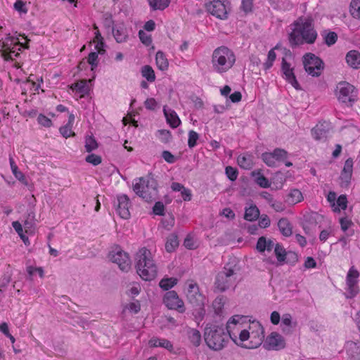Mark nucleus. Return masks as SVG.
Returning <instances> with one entry per match:
<instances>
[{
	"label": "nucleus",
	"instance_id": "1",
	"mask_svg": "<svg viewBox=\"0 0 360 360\" xmlns=\"http://www.w3.org/2000/svg\"><path fill=\"white\" fill-rule=\"evenodd\" d=\"M292 25L294 28L288 37L290 47L293 49L304 43L308 44L315 43L318 33L314 27L312 18L307 17L304 19L300 18Z\"/></svg>",
	"mask_w": 360,
	"mask_h": 360
},
{
	"label": "nucleus",
	"instance_id": "2",
	"mask_svg": "<svg viewBox=\"0 0 360 360\" xmlns=\"http://www.w3.org/2000/svg\"><path fill=\"white\" fill-rule=\"evenodd\" d=\"M204 339L207 347L214 351H220L224 348L229 339L238 344L236 336L233 335L229 330L226 331L223 326L207 325L204 331Z\"/></svg>",
	"mask_w": 360,
	"mask_h": 360
},
{
	"label": "nucleus",
	"instance_id": "3",
	"mask_svg": "<svg viewBox=\"0 0 360 360\" xmlns=\"http://www.w3.org/2000/svg\"><path fill=\"white\" fill-rule=\"evenodd\" d=\"M236 60L234 52L226 46L215 49L212 55L211 63L214 72L222 75L233 68Z\"/></svg>",
	"mask_w": 360,
	"mask_h": 360
},
{
	"label": "nucleus",
	"instance_id": "4",
	"mask_svg": "<svg viewBox=\"0 0 360 360\" xmlns=\"http://www.w3.org/2000/svg\"><path fill=\"white\" fill-rule=\"evenodd\" d=\"M150 250L143 248L136 254V271L141 278L145 281L154 279L158 274V269L151 259Z\"/></svg>",
	"mask_w": 360,
	"mask_h": 360
},
{
	"label": "nucleus",
	"instance_id": "5",
	"mask_svg": "<svg viewBox=\"0 0 360 360\" xmlns=\"http://www.w3.org/2000/svg\"><path fill=\"white\" fill-rule=\"evenodd\" d=\"M158 183L151 174L141 177L133 183V191L146 202L155 200L158 195Z\"/></svg>",
	"mask_w": 360,
	"mask_h": 360
},
{
	"label": "nucleus",
	"instance_id": "6",
	"mask_svg": "<svg viewBox=\"0 0 360 360\" xmlns=\"http://www.w3.org/2000/svg\"><path fill=\"white\" fill-rule=\"evenodd\" d=\"M188 302L195 309L196 314L202 319L205 314V297L200 292L198 285L193 281L188 283L186 291Z\"/></svg>",
	"mask_w": 360,
	"mask_h": 360
},
{
	"label": "nucleus",
	"instance_id": "7",
	"mask_svg": "<svg viewBox=\"0 0 360 360\" xmlns=\"http://www.w3.org/2000/svg\"><path fill=\"white\" fill-rule=\"evenodd\" d=\"M336 95L340 102L352 107L357 101L358 90L352 84L342 82L337 86Z\"/></svg>",
	"mask_w": 360,
	"mask_h": 360
},
{
	"label": "nucleus",
	"instance_id": "8",
	"mask_svg": "<svg viewBox=\"0 0 360 360\" xmlns=\"http://www.w3.org/2000/svg\"><path fill=\"white\" fill-rule=\"evenodd\" d=\"M235 269L226 265L215 278L214 287L219 292H224L231 287L236 281Z\"/></svg>",
	"mask_w": 360,
	"mask_h": 360
},
{
	"label": "nucleus",
	"instance_id": "9",
	"mask_svg": "<svg viewBox=\"0 0 360 360\" xmlns=\"http://www.w3.org/2000/svg\"><path fill=\"white\" fill-rule=\"evenodd\" d=\"M302 63L305 71L312 77L321 75L323 68V61L314 53H307L303 56Z\"/></svg>",
	"mask_w": 360,
	"mask_h": 360
},
{
	"label": "nucleus",
	"instance_id": "10",
	"mask_svg": "<svg viewBox=\"0 0 360 360\" xmlns=\"http://www.w3.org/2000/svg\"><path fill=\"white\" fill-rule=\"evenodd\" d=\"M108 257L111 262L118 265L120 270L127 272L131 268V261L127 252L120 247L110 251Z\"/></svg>",
	"mask_w": 360,
	"mask_h": 360
},
{
	"label": "nucleus",
	"instance_id": "11",
	"mask_svg": "<svg viewBox=\"0 0 360 360\" xmlns=\"http://www.w3.org/2000/svg\"><path fill=\"white\" fill-rule=\"evenodd\" d=\"M206 11L212 15L220 20L228 18V9L224 1L211 0L205 4Z\"/></svg>",
	"mask_w": 360,
	"mask_h": 360
},
{
	"label": "nucleus",
	"instance_id": "12",
	"mask_svg": "<svg viewBox=\"0 0 360 360\" xmlns=\"http://www.w3.org/2000/svg\"><path fill=\"white\" fill-rule=\"evenodd\" d=\"M359 276V274L357 270L353 268L349 270L346 278L347 288L344 293L346 298H353L358 294L359 287L357 285V278Z\"/></svg>",
	"mask_w": 360,
	"mask_h": 360
},
{
	"label": "nucleus",
	"instance_id": "13",
	"mask_svg": "<svg viewBox=\"0 0 360 360\" xmlns=\"http://www.w3.org/2000/svg\"><path fill=\"white\" fill-rule=\"evenodd\" d=\"M163 303L169 309L177 310L180 313L185 311L184 302L179 297L177 292L170 290L165 293L163 297Z\"/></svg>",
	"mask_w": 360,
	"mask_h": 360
},
{
	"label": "nucleus",
	"instance_id": "14",
	"mask_svg": "<svg viewBox=\"0 0 360 360\" xmlns=\"http://www.w3.org/2000/svg\"><path fill=\"white\" fill-rule=\"evenodd\" d=\"M130 200L126 194L117 196V202H115V210L122 219H127L130 217Z\"/></svg>",
	"mask_w": 360,
	"mask_h": 360
},
{
	"label": "nucleus",
	"instance_id": "15",
	"mask_svg": "<svg viewBox=\"0 0 360 360\" xmlns=\"http://www.w3.org/2000/svg\"><path fill=\"white\" fill-rule=\"evenodd\" d=\"M255 326L257 327V330L250 333L249 339H250V340L249 345H243L242 343L238 342V345L248 349H254L262 345L264 338L263 328L259 323H257Z\"/></svg>",
	"mask_w": 360,
	"mask_h": 360
},
{
	"label": "nucleus",
	"instance_id": "16",
	"mask_svg": "<svg viewBox=\"0 0 360 360\" xmlns=\"http://www.w3.org/2000/svg\"><path fill=\"white\" fill-rule=\"evenodd\" d=\"M281 72L283 73V77L295 89H301L300 85L295 75L294 68H291L290 63H288L285 58H282Z\"/></svg>",
	"mask_w": 360,
	"mask_h": 360
},
{
	"label": "nucleus",
	"instance_id": "17",
	"mask_svg": "<svg viewBox=\"0 0 360 360\" xmlns=\"http://www.w3.org/2000/svg\"><path fill=\"white\" fill-rule=\"evenodd\" d=\"M330 130V123L326 121H320L311 130L312 137L320 141H326Z\"/></svg>",
	"mask_w": 360,
	"mask_h": 360
},
{
	"label": "nucleus",
	"instance_id": "18",
	"mask_svg": "<svg viewBox=\"0 0 360 360\" xmlns=\"http://www.w3.org/2000/svg\"><path fill=\"white\" fill-rule=\"evenodd\" d=\"M285 346V340L281 335L272 332L265 340L264 347L268 350H278Z\"/></svg>",
	"mask_w": 360,
	"mask_h": 360
},
{
	"label": "nucleus",
	"instance_id": "19",
	"mask_svg": "<svg viewBox=\"0 0 360 360\" xmlns=\"http://www.w3.org/2000/svg\"><path fill=\"white\" fill-rule=\"evenodd\" d=\"M353 172V161L352 159H347L343 169L341 172L340 179L341 180L340 186L342 188L347 187L349 184L352 176Z\"/></svg>",
	"mask_w": 360,
	"mask_h": 360
},
{
	"label": "nucleus",
	"instance_id": "20",
	"mask_svg": "<svg viewBox=\"0 0 360 360\" xmlns=\"http://www.w3.org/2000/svg\"><path fill=\"white\" fill-rule=\"evenodd\" d=\"M112 34L117 43L127 41L129 34L127 27L123 22H117L112 26Z\"/></svg>",
	"mask_w": 360,
	"mask_h": 360
},
{
	"label": "nucleus",
	"instance_id": "21",
	"mask_svg": "<svg viewBox=\"0 0 360 360\" xmlns=\"http://www.w3.org/2000/svg\"><path fill=\"white\" fill-rule=\"evenodd\" d=\"M163 112L166 117L167 122L169 126L174 129L179 126L181 120L177 113L171 108H167L166 106L163 108Z\"/></svg>",
	"mask_w": 360,
	"mask_h": 360
},
{
	"label": "nucleus",
	"instance_id": "22",
	"mask_svg": "<svg viewBox=\"0 0 360 360\" xmlns=\"http://www.w3.org/2000/svg\"><path fill=\"white\" fill-rule=\"evenodd\" d=\"M75 117L73 113H70L68 115V120L65 125L62 126L59 128L60 134L65 139L70 136H75V132L72 131V126L75 122Z\"/></svg>",
	"mask_w": 360,
	"mask_h": 360
},
{
	"label": "nucleus",
	"instance_id": "23",
	"mask_svg": "<svg viewBox=\"0 0 360 360\" xmlns=\"http://www.w3.org/2000/svg\"><path fill=\"white\" fill-rule=\"evenodd\" d=\"M346 351L352 360H360V345L353 341H348L345 345Z\"/></svg>",
	"mask_w": 360,
	"mask_h": 360
},
{
	"label": "nucleus",
	"instance_id": "24",
	"mask_svg": "<svg viewBox=\"0 0 360 360\" xmlns=\"http://www.w3.org/2000/svg\"><path fill=\"white\" fill-rule=\"evenodd\" d=\"M346 61L354 69L360 68V53L356 50L349 51L345 57Z\"/></svg>",
	"mask_w": 360,
	"mask_h": 360
},
{
	"label": "nucleus",
	"instance_id": "25",
	"mask_svg": "<svg viewBox=\"0 0 360 360\" xmlns=\"http://www.w3.org/2000/svg\"><path fill=\"white\" fill-rule=\"evenodd\" d=\"M278 227L280 232L285 237L292 233V226L287 218H281L278 222Z\"/></svg>",
	"mask_w": 360,
	"mask_h": 360
},
{
	"label": "nucleus",
	"instance_id": "26",
	"mask_svg": "<svg viewBox=\"0 0 360 360\" xmlns=\"http://www.w3.org/2000/svg\"><path fill=\"white\" fill-rule=\"evenodd\" d=\"M321 35L323 37L324 43L328 46H331L338 41V34L333 31L330 30H323L321 32Z\"/></svg>",
	"mask_w": 360,
	"mask_h": 360
},
{
	"label": "nucleus",
	"instance_id": "27",
	"mask_svg": "<svg viewBox=\"0 0 360 360\" xmlns=\"http://www.w3.org/2000/svg\"><path fill=\"white\" fill-rule=\"evenodd\" d=\"M149 345L150 347H163L169 351H172L173 349V345L172 342L164 338H153L149 340Z\"/></svg>",
	"mask_w": 360,
	"mask_h": 360
},
{
	"label": "nucleus",
	"instance_id": "28",
	"mask_svg": "<svg viewBox=\"0 0 360 360\" xmlns=\"http://www.w3.org/2000/svg\"><path fill=\"white\" fill-rule=\"evenodd\" d=\"M155 63L158 68L161 71H165L168 69L169 62L167 58H166L165 54L161 51H158L155 55Z\"/></svg>",
	"mask_w": 360,
	"mask_h": 360
},
{
	"label": "nucleus",
	"instance_id": "29",
	"mask_svg": "<svg viewBox=\"0 0 360 360\" xmlns=\"http://www.w3.org/2000/svg\"><path fill=\"white\" fill-rule=\"evenodd\" d=\"M21 43L18 41V38L11 36L10 34L1 39L0 50L9 49L12 46L20 45Z\"/></svg>",
	"mask_w": 360,
	"mask_h": 360
},
{
	"label": "nucleus",
	"instance_id": "30",
	"mask_svg": "<svg viewBox=\"0 0 360 360\" xmlns=\"http://www.w3.org/2000/svg\"><path fill=\"white\" fill-rule=\"evenodd\" d=\"M259 216V210L255 205H250L245 208L244 219L247 221H252L257 220Z\"/></svg>",
	"mask_w": 360,
	"mask_h": 360
},
{
	"label": "nucleus",
	"instance_id": "31",
	"mask_svg": "<svg viewBox=\"0 0 360 360\" xmlns=\"http://www.w3.org/2000/svg\"><path fill=\"white\" fill-rule=\"evenodd\" d=\"M171 0H148L152 11H163L170 4Z\"/></svg>",
	"mask_w": 360,
	"mask_h": 360
},
{
	"label": "nucleus",
	"instance_id": "32",
	"mask_svg": "<svg viewBox=\"0 0 360 360\" xmlns=\"http://www.w3.org/2000/svg\"><path fill=\"white\" fill-rule=\"evenodd\" d=\"M188 338L194 347H198L201 343V334L195 328H189L187 332Z\"/></svg>",
	"mask_w": 360,
	"mask_h": 360
},
{
	"label": "nucleus",
	"instance_id": "33",
	"mask_svg": "<svg viewBox=\"0 0 360 360\" xmlns=\"http://www.w3.org/2000/svg\"><path fill=\"white\" fill-rule=\"evenodd\" d=\"M141 73L143 77H144L147 82H153L155 80V74L150 65H146L142 66L141 69Z\"/></svg>",
	"mask_w": 360,
	"mask_h": 360
},
{
	"label": "nucleus",
	"instance_id": "34",
	"mask_svg": "<svg viewBox=\"0 0 360 360\" xmlns=\"http://www.w3.org/2000/svg\"><path fill=\"white\" fill-rule=\"evenodd\" d=\"M70 89L72 91H75L79 94H82L83 95H86L89 94V86L86 84V80H81L78 82H75L74 84H72L70 86Z\"/></svg>",
	"mask_w": 360,
	"mask_h": 360
},
{
	"label": "nucleus",
	"instance_id": "35",
	"mask_svg": "<svg viewBox=\"0 0 360 360\" xmlns=\"http://www.w3.org/2000/svg\"><path fill=\"white\" fill-rule=\"evenodd\" d=\"M15 46H12L9 49L0 50L1 57L5 60H13L20 56V53L15 49Z\"/></svg>",
	"mask_w": 360,
	"mask_h": 360
},
{
	"label": "nucleus",
	"instance_id": "36",
	"mask_svg": "<svg viewBox=\"0 0 360 360\" xmlns=\"http://www.w3.org/2000/svg\"><path fill=\"white\" fill-rule=\"evenodd\" d=\"M179 245L178 237L175 234H171L168 236L165 243V249L167 252H172L174 251L175 248Z\"/></svg>",
	"mask_w": 360,
	"mask_h": 360
},
{
	"label": "nucleus",
	"instance_id": "37",
	"mask_svg": "<svg viewBox=\"0 0 360 360\" xmlns=\"http://www.w3.org/2000/svg\"><path fill=\"white\" fill-rule=\"evenodd\" d=\"M303 199L302 192L298 189H292L288 195L287 201L290 204H296Z\"/></svg>",
	"mask_w": 360,
	"mask_h": 360
},
{
	"label": "nucleus",
	"instance_id": "38",
	"mask_svg": "<svg viewBox=\"0 0 360 360\" xmlns=\"http://www.w3.org/2000/svg\"><path fill=\"white\" fill-rule=\"evenodd\" d=\"M177 281L176 278H165L160 281L159 286L164 290H169L177 283Z\"/></svg>",
	"mask_w": 360,
	"mask_h": 360
},
{
	"label": "nucleus",
	"instance_id": "39",
	"mask_svg": "<svg viewBox=\"0 0 360 360\" xmlns=\"http://www.w3.org/2000/svg\"><path fill=\"white\" fill-rule=\"evenodd\" d=\"M288 152L284 149L277 148L273 152H264L262 155V158H286Z\"/></svg>",
	"mask_w": 360,
	"mask_h": 360
},
{
	"label": "nucleus",
	"instance_id": "40",
	"mask_svg": "<svg viewBox=\"0 0 360 360\" xmlns=\"http://www.w3.org/2000/svg\"><path fill=\"white\" fill-rule=\"evenodd\" d=\"M252 175L255 176V181L257 184H258L262 188H269L270 186V183L266 177H265L263 174L259 172L255 173V172H252Z\"/></svg>",
	"mask_w": 360,
	"mask_h": 360
},
{
	"label": "nucleus",
	"instance_id": "41",
	"mask_svg": "<svg viewBox=\"0 0 360 360\" xmlns=\"http://www.w3.org/2000/svg\"><path fill=\"white\" fill-rule=\"evenodd\" d=\"M349 12L353 18L360 20V0H352Z\"/></svg>",
	"mask_w": 360,
	"mask_h": 360
},
{
	"label": "nucleus",
	"instance_id": "42",
	"mask_svg": "<svg viewBox=\"0 0 360 360\" xmlns=\"http://www.w3.org/2000/svg\"><path fill=\"white\" fill-rule=\"evenodd\" d=\"M274 252L280 263H283L285 261L288 252L285 251V248L281 245L279 243L276 244L274 247Z\"/></svg>",
	"mask_w": 360,
	"mask_h": 360
},
{
	"label": "nucleus",
	"instance_id": "43",
	"mask_svg": "<svg viewBox=\"0 0 360 360\" xmlns=\"http://www.w3.org/2000/svg\"><path fill=\"white\" fill-rule=\"evenodd\" d=\"M156 137L162 143H167L172 140V134L169 130L160 129L156 132Z\"/></svg>",
	"mask_w": 360,
	"mask_h": 360
},
{
	"label": "nucleus",
	"instance_id": "44",
	"mask_svg": "<svg viewBox=\"0 0 360 360\" xmlns=\"http://www.w3.org/2000/svg\"><path fill=\"white\" fill-rule=\"evenodd\" d=\"M10 160V165L11 167L13 172V174H14L15 177L18 179L22 183L27 184L26 179L25 178L24 174L18 170V166L15 165L13 159H9Z\"/></svg>",
	"mask_w": 360,
	"mask_h": 360
},
{
	"label": "nucleus",
	"instance_id": "45",
	"mask_svg": "<svg viewBox=\"0 0 360 360\" xmlns=\"http://www.w3.org/2000/svg\"><path fill=\"white\" fill-rule=\"evenodd\" d=\"M12 226L25 245L29 244L28 237L23 233L22 224L18 221H13Z\"/></svg>",
	"mask_w": 360,
	"mask_h": 360
},
{
	"label": "nucleus",
	"instance_id": "46",
	"mask_svg": "<svg viewBox=\"0 0 360 360\" xmlns=\"http://www.w3.org/2000/svg\"><path fill=\"white\" fill-rule=\"evenodd\" d=\"M338 207L334 208L335 212H340V209L346 210L347 206V199L345 195H340L336 200Z\"/></svg>",
	"mask_w": 360,
	"mask_h": 360
},
{
	"label": "nucleus",
	"instance_id": "47",
	"mask_svg": "<svg viewBox=\"0 0 360 360\" xmlns=\"http://www.w3.org/2000/svg\"><path fill=\"white\" fill-rule=\"evenodd\" d=\"M97 146H98L97 142L93 136H89L86 137L85 148L88 153L91 152L93 150L96 148Z\"/></svg>",
	"mask_w": 360,
	"mask_h": 360
},
{
	"label": "nucleus",
	"instance_id": "48",
	"mask_svg": "<svg viewBox=\"0 0 360 360\" xmlns=\"http://www.w3.org/2000/svg\"><path fill=\"white\" fill-rule=\"evenodd\" d=\"M225 173L227 176V178L231 181H234L237 179L238 172L236 168H234L231 166H227L225 168Z\"/></svg>",
	"mask_w": 360,
	"mask_h": 360
},
{
	"label": "nucleus",
	"instance_id": "49",
	"mask_svg": "<svg viewBox=\"0 0 360 360\" xmlns=\"http://www.w3.org/2000/svg\"><path fill=\"white\" fill-rule=\"evenodd\" d=\"M277 1L276 6L274 8L290 11L292 8V4L289 0H276Z\"/></svg>",
	"mask_w": 360,
	"mask_h": 360
},
{
	"label": "nucleus",
	"instance_id": "50",
	"mask_svg": "<svg viewBox=\"0 0 360 360\" xmlns=\"http://www.w3.org/2000/svg\"><path fill=\"white\" fill-rule=\"evenodd\" d=\"M138 34H139L140 41L146 46H148L152 44L153 39H152V37L150 34H147L146 32H145L143 30H141L139 31Z\"/></svg>",
	"mask_w": 360,
	"mask_h": 360
},
{
	"label": "nucleus",
	"instance_id": "51",
	"mask_svg": "<svg viewBox=\"0 0 360 360\" xmlns=\"http://www.w3.org/2000/svg\"><path fill=\"white\" fill-rule=\"evenodd\" d=\"M37 122L39 124L46 128L51 127L53 124L51 120L42 113L38 115Z\"/></svg>",
	"mask_w": 360,
	"mask_h": 360
},
{
	"label": "nucleus",
	"instance_id": "52",
	"mask_svg": "<svg viewBox=\"0 0 360 360\" xmlns=\"http://www.w3.org/2000/svg\"><path fill=\"white\" fill-rule=\"evenodd\" d=\"M98 54L97 52H91L89 53L87 62L91 65V70L93 71L98 66Z\"/></svg>",
	"mask_w": 360,
	"mask_h": 360
},
{
	"label": "nucleus",
	"instance_id": "53",
	"mask_svg": "<svg viewBox=\"0 0 360 360\" xmlns=\"http://www.w3.org/2000/svg\"><path fill=\"white\" fill-rule=\"evenodd\" d=\"M14 9L20 13L26 14L28 9L26 6V3L22 0H16L13 4Z\"/></svg>",
	"mask_w": 360,
	"mask_h": 360
},
{
	"label": "nucleus",
	"instance_id": "54",
	"mask_svg": "<svg viewBox=\"0 0 360 360\" xmlns=\"http://www.w3.org/2000/svg\"><path fill=\"white\" fill-rule=\"evenodd\" d=\"M253 1L254 0H242L240 10L246 14L251 13L253 10Z\"/></svg>",
	"mask_w": 360,
	"mask_h": 360
},
{
	"label": "nucleus",
	"instance_id": "55",
	"mask_svg": "<svg viewBox=\"0 0 360 360\" xmlns=\"http://www.w3.org/2000/svg\"><path fill=\"white\" fill-rule=\"evenodd\" d=\"M282 325L285 326L288 328H283L284 333H290V328H292V316L290 314H285L282 318Z\"/></svg>",
	"mask_w": 360,
	"mask_h": 360
},
{
	"label": "nucleus",
	"instance_id": "56",
	"mask_svg": "<svg viewBox=\"0 0 360 360\" xmlns=\"http://www.w3.org/2000/svg\"><path fill=\"white\" fill-rule=\"evenodd\" d=\"M199 139L198 134L193 131L191 130L188 133V145L190 148L194 147L197 144V141Z\"/></svg>",
	"mask_w": 360,
	"mask_h": 360
},
{
	"label": "nucleus",
	"instance_id": "57",
	"mask_svg": "<svg viewBox=\"0 0 360 360\" xmlns=\"http://www.w3.org/2000/svg\"><path fill=\"white\" fill-rule=\"evenodd\" d=\"M153 212L155 215L164 216L165 215V205L160 202H156L153 207Z\"/></svg>",
	"mask_w": 360,
	"mask_h": 360
},
{
	"label": "nucleus",
	"instance_id": "58",
	"mask_svg": "<svg viewBox=\"0 0 360 360\" xmlns=\"http://www.w3.org/2000/svg\"><path fill=\"white\" fill-rule=\"evenodd\" d=\"M285 258L286 259L284 262L290 264V265H295L296 262L298 261L297 255L295 252L291 251L287 252Z\"/></svg>",
	"mask_w": 360,
	"mask_h": 360
},
{
	"label": "nucleus",
	"instance_id": "59",
	"mask_svg": "<svg viewBox=\"0 0 360 360\" xmlns=\"http://www.w3.org/2000/svg\"><path fill=\"white\" fill-rule=\"evenodd\" d=\"M0 331L10 339L12 343L15 341V338L9 333L8 324L5 322L0 324Z\"/></svg>",
	"mask_w": 360,
	"mask_h": 360
},
{
	"label": "nucleus",
	"instance_id": "60",
	"mask_svg": "<svg viewBox=\"0 0 360 360\" xmlns=\"http://www.w3.org/2000/svg\"><path fill=\"white\" fill-rule=\"evenodd\" d=\"M238 165L245 169H250L252 166V159H237Z\"/></svg>",
	"mask_w": 360,
	"mask_h": 360
},
{
	"label": "nucleus",
	"instance_id": "61",
	"mask_svg": "<svg viewBox=\"0 0 360 360\" xmlns=\"http://www.w3.org/2000/svg\"><path fill=\"white\" fill-rule=\"evenodd\" d=\"M257 250L260 252H263L266 249V238L264 236H261L259 238L257 245H256Z\"/></svg>",
	"mask_w": 360,
	"mask_h": 360
},
{
	"label": "nucleus",
	"instance_id": "62",
	"mask_svg": "<svg viewBox=\"0 0 360 360\" xmlns=\"http://www.w3.org/2000/svg\"><path fill=\"white\" fill-rule=\"evenodd\" d=\"M144 106L146 109L154 110L158 106V103L153 98H148L144 102Z\"/></svg>",
	"mask_w": 360,
	"mask_h": 360
},
{
	"label": "nucleus",
	"instance_id": "63",
	"mask_svg": "<svg viewBox=\"0 0 360 360\" xmlns=\"http://www.w3.org/2000/svg\"><path fill=\"white\" fill-rule=\"evenodd\" d=\"M270 219L266 214H263L261 216L259 220V225L262 228H266L270 226Z\"/></svg>",
	"mask_w": 360,
	"mask_h": 360
},
{
	"label": "nucleus",
	"instance_id": "64",
	"mask_svg": "<svg viewBox=\"0 0 360 360\" xmlns=\"http://www.w3.org/2000/svg\"><path fill=\"white\" fill-rule=\"evenodd\" d=\"M184 245L186 248L189 250H193L196 248L193 239L190 236H187V237L185 238Z\"/></svg>",
	"mask_w": 360,
	"mask_h": 360
}]
</instances>
